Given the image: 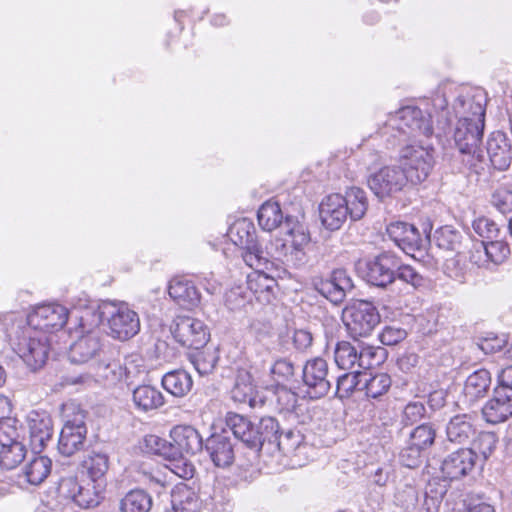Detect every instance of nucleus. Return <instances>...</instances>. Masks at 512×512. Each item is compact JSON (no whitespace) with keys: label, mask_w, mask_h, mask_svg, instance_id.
Returning a JSON list of instances; mask_svg holds the SVG:
<instances>
[{"label":"nucleus","mask_w":512,"mask_h":512,"mask_svg":"<svg viewBox=\"0 0 512 512\" xmlns=\"http://www.w3.org/2000/svg\"><path fill=\"white\" fill-rule=\"evenodd\" d=\"M250 300L249 290L241 286L233 287L225 294V305L232 311L243 308Z\"/></svg>","instance_id":"bf43d9fd"},{"label":"nucleus","mask_w":512,"mask_h":512,"mask_svg":"<svg viewBox=\"0 0 512 512\" xmlns=\"http://www.w3.org/2000/svg\"><path fill=\"white\" fill-rule=\"evenodd\" d=\"M466 240L462 233L452 226H443L434 233V242L445 251L460 254L464 247L463 241Z\"/></svg>","instance_id":"e433bc0d"},{"label":"nucleus","mask_w":512,"mask_h":512,"mask_svg":"<svg viewBox=\"0 0 512 512\" xmlns=\"http://www.w3.org/2000/svg\"><path fill=\"white\" fill-rule=\"evenodd\" d=\"M427 416L425 404L421 401H410L402 409L400 423L404 426H412L419 423Z\"/></svg>","instance_id":"6e6d98bb"},{"label":"nucleus","mask_w":512,"mask_h":512,"mask_svg":"<svg viewBox=\"0 0 512 512\" xmlns=\"http://www.w3.org/2000/svg\"><path fill=\"white\" fill-rule=\"evenodd\" d=\"M408 182L400 166H385L367 180L370 190L381 200L400 192Z\"/></svg>","instance_id":"9b49d317"},{"label":"nucleus","mask_w":512,"mask_h":512,"mask_svg":"<svg viewBox=\"0 0 512 512\" xmlns=\"http://www.w3.org/2000/svg\"><path fill=\"white\" fill-rule=\"evenodd\" d=\"M363 388L366 395L371 398H378L385 394L391 386V379L386 373L371 375L364 372Z\"/></svg>","instance_id":"a18cd8bd"},{"label":"nucleus","mask_w":512,"mask_h":512,"mask_svg":"<svg viewBox=\"0 0 512 512\" xmlns=\"http://www.w3.org/2000/svg\"><path fill=\"white\" fill-rule=\"evenodd\" d=\"M304 436L297 429H287L278 433L275 445L285 455L295 452L303 443Z\"/></svg>","instance_id":"8fccbe9b"},{"label":"nucleus","mask_w":512,"mask_h":512,"mask_svg":"<svg viewBox=\"0 0 512 512\" xmlns=\"http://www.w3.org/2000/svg\"><path fill=\"white\" fill-rule=\"evenodd\" d=\"M205 449L217 467L226 468L234 462V445L226 429L208 437L205 441Z\"/></svg>","instance_id":"4be33fe9"},{"label":"nucleus","mask_w":512,"mask_h":512,"mask_svg":"<svg viewBox=\"0 0 512 512\" xmlns=\"http://www.w3.org/2000/svg\"><path fill=\"white\" fill-rule=\"evenodd\" d=\"M407 337V331L401 327L386 326L379 334V340L382 344L393 346L403 341Z\"/></svg>","instance_id":"69168bd1"},{"label":"nucleus","mask_w":512,"mask_h":512,"mask_svg":"<svg viewBox=\"0 0 512 512\" xmlns=\"http://www.w3.org/2000/svg\"><path fill=\"white\" fill-rule=\"evenodd\" d=\"M435 150L430 145L407 144L400 150V167L411 184L424 182L435 165Z\"/></svg>","instance_id":"20e7f679"},{"label":"nucleus","mask_w":512,"mask_h":512,"mask_svg":"<svg viewBox=\"0 0 512 512\" xmlns=\"http://www.w3.org/2000/svg\"><path fill=\"white\" fill-rule=\"evenodd\" d=\"M285 227L291 238V251L286 253L287 261L293 262L295 266H302L306 263L305 247L310 243V235L302 224L294 222L291 217H286Z\"/></svg>","instance_id":"b1692460"},{"label":"nucleus","mask_w":512,"mask_h":512,"mask_svg":"<svg viewBox=\"0 0 512 512\" xmlns=\"http://www.w3.org/2000/svg\"><path fill=\"white\" fill-rule=\"evenodd\" d=\"M385 350L380 347L358 345V368L368 370L379 365L384 357Z\"/></svg>","instance_id":"5fc2aeb1"},{"label":"nucleus","mask_w":512,"mask_h":512,"mask_svg":"<svg viewBox=\"0 0 512 512\" xmlns=\"http://www.w3.org/2000/svg\"><path fill=\"white\" fill-rule=\"evenodd\" d=\"M171 502L175 512H197L200 508L197 494L186 485L173 490Z\"/></svg>","instance_id":"4c0bfd02"},{"label":"nucleus","mask_w":512,"mask_h":512,"mask_svg":"<svg viewBox=\"0 0 512 512\" xmlns=\"http://www.w3.org/2000/svg\"><path fill=\"white\" fill-rule=\"evenodd\" d=\"M104 355V345L102 343L100 332L97 330H88L86 334L81 335L71 346L69 350V359L75 364L96 363Z\"/></svg>","instance_id":"4468645a"},{"label":"nucleus","mask_w":512,"mask_h":512,"mask_svg":"<svg viewBox=\"0 0 512 512\" xmlns=\"http://www.w3.org/2000/svg\"><path fill=\"white\" fill-rule=\"evenodd\" d=\"M86 436L87 430L62 428L58 441L59 452L67 457L74 455L76 452L83 449Z\"/></svg>","instance_id":"c9c22d12"},{"label":"nucleus","mask_w":512,"mask_h":512,"mask_svg":"<svg viewBox=\"0 0 512 512\" xmlns=\"http://www.w3.org/2000/svg\"><path fill=\"white\" fill-rule=\"evenodd\" d=\"M49 339L42 332L24 330L14 344V351L31 371L41 369L49 355Z\"/></svg>","instance_id":"39448f33"},{"label":"nucleus","mask_w":512,"mask_h":512,"mask_svg":"<svg viewBox=\"0 0 512 512\" xmlns=\"http://www.w3.org/2000/svg\"><path fill=\"white\" fill-rule=\"evenodd\" d=\"M218 361V356L215 351L199 349L191 355V362L194 368L200 375H207L213 371Z\"/></svg>","instance_id":"864d4df0"},{"label":"nucleus","mask_w":512,"mask_h":512,"mask_svg":"<svg viewBox=\"0 0 512 512\" xmlns=\"http://www.w3.org/2000/svg\"><path fill=\"white\" fill-rule=\"evenodd\" d=\"M491 385V375L486 369H479L470 374L463 388L464 401L474 405L478 400L484 398Z\"/></svg>","instance_id":"c85d7f7f"},{"label":"nucleus","mask_w":512,"mask_h":512,"mask_svg":"<svg viewBox=\"0 0 512 512\" xmlns=\"http://www.w3.org/2000/svg\"><path fill=\"white\" fill-rule=\"evenodd\" d=\"M231 237L241 250L244 262L251 268H259L268 263L266 253L256 240L251 223L240 221L231 228Z\"/></svg>","instance_id":"6e6552de"},{"label":"nucleus","mask_w":512,"mask_h":512,"mask_svg":"<svg viewBox=\"0 0 512 512\" xmlns=\"http://www.w3.org/2000/svg\"><path fill=\"white\" fill-rule=\"evenodd\" d=\"M422 450L409 442L408 446L402 449L399 458L402 465L408 468H416L422 462Z\"/></svg>","instance_id":"0e129e2a"},{"label":"nucleus","mask_w":512,"mask_h":512,"mask_svg":"<svg viewBox=\"0 0 512 512\" xmlns=\"http://www.w3.org/2000/svg\"><path fill=\"white\" fill-rule=\"evenodd\" d=\"M52 461L46 456H37L24 468L26 481L31 485L41 484L50 474Z\"/></svg>","instance_id":"ea45409f"},{"label":"nucleus","mask_w":512,"mask_h":512,"mask_svg":"<svg viewBox=\"0 0 512 512\" xmlns=\"http://www.w3.org/2000/svg\"><path fill=\"white\" fill-rule=\"evenodd\" d=\"M91 316L94 325L106 321L109 335L120 341L129 340L140 331L138 314L123 303H104L99 311L91 313Z\"/></svg>","instance_id":"7ed1b4c3"},{"label":"nucleus","mask_w":512,"mask_h":512,"mask_svg":"<svg viewBox=\"0 0 512 512\" xmlns=\"http://www.w3.org/2000/svg\"><path fill=\"white\" fill-rule=\"evenodd\" d=\"M491 204L503 214L512 212V191L506 188L496 189L491 196Z\"/></svg>","instance_id":"e2e57ef3"},{"label":"nucleus","mask_w":512,"mask_h":512,"mask_svg":"<svg viewBox=\"0 0 512 512\" xmlns=\"http://www.w3.org/2000/svg\"><path fill=\"white\" fill-rule=\"evenodd\" d=\"M192 378L185 370H174L162 378L163 388L176 397L185 396L192 388Z\"/></svg>","instance_id":"f704fd0d"},{"label":"nucleus","mask_w":512,"mask_h":512,"mask_svg":"<svg viewBox=\"0 0 512 512\" xmlns=\"http://www.w3.org/2000/svg\"><path fill=\"white\" fill-rule=\"evenodd\" d=\"M258 223L265 231H273L283 221V214L277 202L267 201L261 205L257 214Z\"/></svg>","instance_id":"37998d69"},{"label":"nucleus","mask_w":512,"mask_h":512,"mask_svg":"<svg viewBox=\"0 0 512 512\" xmlns=\"http://www.w3.org/2000/svg\"><path fill=\"white\" fill-rule=\"evenodd\" d=\"M91 368L93 370L92 376H80L73 383L92 381V378H95V380L104 381L109 384H115L121 381L124 377H127L126 368L122 367L120 362H106L104 357H102L96 363H93Z\"/></svg>","instance_id":"cd10ccee"},{"label":"nucleus","mask_w":512,"mask_h":512,"mask_svg":"<svg viewBox=\"0 0 512 512\" xmlns=\"http://www.w3.org/2000/svg\"><path fill=\"white\" fill-rule=\"evenodd\" d=\"M151 496L142 489L128 492L120 501L121 512H149L152 508Z\"/></svg>","instance_id":"58836bf2"},{"label":"nucleus","mask_w":512,"mask_h":512,"mask_svg":"<svg viewBox=\"0 0 512 512\" xmlns=\"http://www.w3.org/2000/svg\"><path fill=\"white\" fill-rule=\"evenodd\" d=\"M254 269L256 271L248 275L247 290H249L250 295H255L257 299L269 302L273 289L276 286V281L266 273L259 271L260 267Z\"/></svg>","instance_id":"473e14b6"},{"label":"nucleus","mask_w":512,"mask_h":512,"mask_svg":"<svg viewBox=\"0 0 512 512\" xmlns=\"http://www.w3.org/2000/svg\"><path fill=\"white\" fill-rule=\"evenodd\" d=\"M27 425L30 435L32 450L40 453L53 435V421L48 412L44 410H32L27 415Z\"/></svg>","instance_id":"f3484780"},{"label":"nucleus","mask_w":512,"mask_h":512,"mask_svg":"<svg viewBox=\"0 0 512 512\" xmlns=\"http://www.w3.org/2000/svg\"><path fill=\"white\" fill-rule=\"evenodd\" d=\"M476 456L467 448L448 454L442 461L440 471L444 480H459L475 468Z\"/></svg>","instance_id":"a211bd4d"},{"label":"nucleus","mask_w":512,"mask_h":512,"mask_svg":"<svg viewBox=\"0 0 512 512\" xmlns=\"http://www.w3.org/2000/svg\"><path fill=\"white\" fill-rule=\"evenodd\" d=\"M388 129L396 130L399 134L408 137L417 135L429 137L433 133L430 115H424L421 109L413 106L403 107L390 115L383 133H388Z\"/></svg>","instance_id":"423d86ee"},{"label":"nucleus","mask_w":512,"mask_h":512,"mask_svg":"<svg viewBox=\"0 0 512 512\" xmlns=\"http://www.w3.org/2000/svg\"><path fill=\"white\" fill-rule=\"evenodd\" d=\"M231 398L236 403H248L250 407H254L256 403L255 385L248 371L241 370L238 372L235 384L231 390Z\"/></svg>","instance_id":"2f4dec72"},{"label":"nucleus","mask_w":512,"mask_h":512,"mask_svg":"<svg viewBox=\"0 0 512 512\" xmlns=\"http://www.w3.org/2000/svg\"><path fill=\"white\" fill-rule=\"evenodd\" d=\"M363 377H365L364 372L359 370H354L339 376L336 382V395L339 398L350 396L354 390L359 389L360 384H363Z\"/></svg>","instance_id":"09e8293b"},{"label":"nucleus","mask_w":512,"mask_h":512,"mask_svg":"<svg viewBox=\"0 0 512 512\" xmlns=\"http://www.w3.org/2000/svg\"><path fill=\"white\" fill-rule=\"evenodd\" d=\"M82 468L93 482L101 480L109 469V458L105 453L92 451L82 461Z\"/></svg>","instance_id":"79ce46f5"},{"label":"nucleus","mask_w":512,"mask_h":512,"mask_svg":"<svg viewBox=\"0 0 512 512\" xmlns=\"http://www.w3.org/2000/svg\"><path fill=\"white\" fill-rule=\"evenodd\" d=\"M368 201L364 190L351 187L345 195L333 193L326 196L319 206L322 224L326 229L335 231L342 227L348 216L351 220H360L366 213Z\"/></svg>","instance_id":"f257e3e1"},{"label":"nucleus","mask_w":512,"mask_h":512,"mask_svg":"<svg viewBox=\"0 0 512 512\" xmlns=\"http://www.w3.org/2000/svg\"><path fill=\"white\" fill-rule=\"evenodd\" d=\"M353 288V281L344 269H335L329 279L317 285L318 292L335 305L342 303Z\"/></svg>","instance_id":"412c9836"},{"label":"nucleus","mask_w":512,"mask_h":512,"mask_svg":"<svg viewBox=\"0 0 512 512\" xmlns=\"http://www.w3.org/2000/svg\"><path fill=\"white\" fill-rule=\"evenodd\" d=\"M474 249L471 260L478 266H484L488 262L501 264L510 255L508 244L494 239L488 242L480 241L474 245Z\"/></svg>","instance_id":"bb28decb"},{"label":"nucleus","mask_w":512,"mask_h":512,"mask_svg":"<svg viewBox=\"0 0 512 512\" xmlns=\"http://www.w3.org/2000/svg\"><path fill=\"white\" fill-rule=\"evenodd\" d=\"M225 424L236 439L250 448H260L264 443L274 444L280 432L278 421L271 416L262 417L254 423L243 415L228 412Z\"/></svg>","instance_id":"f03ea898"},{"label":"nucleus","mask_w":512,"mask_h":512,"mask_svg":"<svg viewBox=\"0 0 512 512\" xmlns=\"http://www.w3.org/2000/svg\"><path fill=\"white\" fill-rule=\"evenodd\" d=\"M173 459L178 456L195 455L203 448L199 432L189 425L175 426L170 432Z\"/></svg>","instance_id":"6ab92c4d"},{"label":"nucleus","mask_w":512,"mask_h":512,"mask_svg":"<svg viewBox=\"0 0 512 512\" xmlns=\"http://www.w3.org/2000/svg\"><path fill=\"white\" fill-rule=\"evenodd\" d=\"M435 438L434 426L430 423H423L412 430L409 442L425 451L434 444Z\"/></svg>","instance_id":"3c124183"},{"label":"nucleus","mask_w":512,"mask_h":512,"mask_svg":"<svg viewBox=\"0 0 512 512\" xmlns=\"http://www.w3.org/2000/svg\"><path fill=\"white\" fill-rule=\"evenodd\" d=\"M483 131L484 121L459 119L453 133L456 147L463 154L479 157Z\"/></svg>","instance_id":"2eb2a0df"},{"label":"nucleus","mask_w":512,"mask_h":512,"mask_svg":"<svg viewBox=\"0 0 512 512\" xmlns=\"http://www.w3.org/2000/svg\"><path fill=\"white\" fill-rule=\"evenodd\" d=\"M168 293L174 301L185 308L197 305L200 300L197 288L185 279H173L169 284Z\"/></svg>","instance_id":"7c9ffc66"},{"label":"nucleus","mask_w":512,"mask_h":512,"mask_svg":"<svg viewBox=\"0 0 512 512\" xmlns=\"http://www.w3.org/2000/svg\"><path fill=\"white\" fill-rule=\"evenodd\" d=\"M506 342L503 336L489 334L479 340L478 346L485 354H493L502 350Z\"/></svg>","instance_id":"774afa93"},{"label":"nucleus","mask_w":512,"mask_h":512,"mask_svg":"<svg viewBox=\"0 0 512 512\" xmlns=\"http://www.w3.org/2000/svg\"><path fill=\"white\" fill-rule=\"evenodd\" d=\"M399 268V259L390 252H384L373 259L364 262L362 271L363 278L371 285L386 287L394 282L396 269Z\"/></svg>","instance_id":"1a4fd4ad"},{"label":"nucleus","mask_w":512,"mask_h":512,"mask_svg":"<svg viewBox=\"0 0 512 512\" xmlns=\"http://www.w3.org/2000/svg\"><path fill=\"white\" fill-rule=\"evenodd\" d=\"M396 276L402 281L411 284L414 288H418L423 285V277L411 266L401 265L396 269Z\"/></svg>","instance_id":"338daca9"},{"label":"nucleus","mask_w":512,"mask_h":512,"mask_svg":"<svg viewBox=\"0 0 512 512\" xmlns=\"http://www.w3.org/2000/svg\"><path fill=\"white\" fill-rule=\"evenodd\" d=\"M20 433L10 418L0 420V447L4 448L9 445H14V442H21L19 440Z\"/></svg>","instance_id":"052dcab7"},{"label":"nucleus","mask_w":512,"mask_h":512,"mask_svg":"<svg viewBox=\"0 0 512 512\" xmlns=\"http://www.w3.org/2000/svg\"><path fill=\"white\" fill-rule=\"evenodd\" d=\"M485 96L481 91L460 94L454 101L453 110L456 117L467 120H481L485 118Z\"/></svg>","instance_id":"393cba45"},{"label":"nucleus","mask_w":512,"mask_h":512,"mask_svg":"<svg viewBox=\"0 0 512 512\" xmlns=\"http://www.w3.org/2000/svg\"><path fill=\"white\" fill-rule=\"evenodd\" d=\"M25 455L26 449L22 442L0 448V466L7 470L14 469L24 460Z\"/></svg>","instance_id":"de8ad7c7"},{"label":"nucleus","mask_w":512,"mask_h":512,"mask_svg":"<svg viewBox=\"0 0 512 512\" xmlns=\"http://www.w3.org/2000/svg\"><path fill=\"white\" fill-rule=\"evenodd\" d=\"M68 319V310L60 304H42L28 315V324L32 330L45 334L62 328Z\"/></svg>","instance_id":"ddd939ff"},{"label":"nucleus","mask_w":512,"mask_h":512,"mask_svg":"<svg viewBox=\"0 0 512 512\" xmlns=\"http://www.w3.org/2000/svg\"><path fill=\"white\" fill-rule=\"evenodd\" d=\"M144 444L148 452L163 456L167 459H173V447L171 442L157 435H148L144 438Z\"/></svg>","instance_id":"13d9d810"},{"label":"nucleus","mask_w":512,"mask_h":512,"mask_svg":"<svg viewBox=\"0 0 512 512\" xmlns=\"http://www.w3.org/2000/svg\"><path fill=\"white\" fill-rule=\"evenodd\" d=\"M274 380L278 383L290 381L295 375L294 363L288 358H279L275 360L270 368Z\"/></svg>","instance_id":"4d7b16f0"},{"label":"nucleus","mask_w":512,"mask_h":512,"mask_svg":"<svg viewBox=\"0 0 512 512\" xmlns=\"http://www.w3.org/2000/svg\"><path fill=\"white\" fill-rule=\"evenodd\" d=\"M347 330L354 339L367 337L380 323V314L377 308L368 301H357L344 311Z\"/></svg>","instance_id":"0eeeda50"},{"label":"nucleus","mask_w":512,"mask_h":512,"mask_svg":"<svg viewBox=\"0 0 512 512\" xmlns=\"http://www.w3.org/2000/svg\"><path fill=\"white\" fill-rule=\"evenodd\" d=\"M389 238L406 254H412L423 247L425 239L419 230L407 222H392L387 226Z\"/></svg>","instance_id":"aec40b11"},{"label":"nucleus","mask_w":512,"mask_h":512,"mask_svg":"<svg viewBox=\"0 0 512 512\" xmlns=\"http://www.w3.org/2000/svg\"><path fill=\"white\" fill-rule=\"evenodd\" d=\"M497 443L498 437L495 433L483 431L477 435L467 450L472 451L476 459L481 456L483 460H487L496 449Z\"/></svg>","instance_id":"49530a36"},{"label":"nucleus","mask_w":512,"mask_h":512,"mask_svg":"<svg viewBox=\"0 0 512 512\" xmlns=\"http://www.w3.org/2000/svg\"><path fill=\"white\" fill-rule=\"evenodd\" d=\"M419 491L412 485L398 488L395 494V504L406 512H418Z\"/></svg>","instance_id":"603ef678"},{"label":"nucleus","mask_w":512,"mask_h":512,"mask_svg":"<svg viewBox=\"0 0 512 512\" xmlns=\"http://www.w3.org/2000/svg\"><path fill=\"white\" fill-rule=\"evenodd\" d=\"M60 490L71 498L79 507L88 509L100 503V493L94 484L81 485L76 478L68 477L61 481Z\"/></svg>","instance_id":"5701e85b"},{"label":"nucleus","mask_w":512,"mask_h":512,"mask_svg":"<svg viewBox=\"0 0 512 512\" xmlns=\"http://www.w3.org/2000/svg\"><path fill=\"white\" fill-rule=\"evenodd\" d=\"M476 429L469 414H457L446 425L447 439L455 444H466L475 435Z\"/></svg>","instance_id":"c756f323"},{"label":"nucleus","mask_w":512,"mask_h":512,"mask_svg":"<svg viewBox=\"0 0 512 512\" xmlns=\"http://www.w3.org/2000/svg\"><path fill=\"white\" fill-rule=\"evenodd\" d=\"M133 403L135 407L143 412L159 408L164 403L162 393L150 385H141L133 391Z\"/></svg>","instance_id":"72a5a7b5"},{"label":"nucleus","mask_w":512,"mask_h":512,"mask_svg":"<svg viewBox=\"0 0 512 512\" xmlns=\"http://www.w3.org/2000/svg\"><path fill=\"white\" fill-rule=\"evenodd\" d=\"M487 154L492 166L499 170H507L512 163V146L510 140L502 132H494L487 141Z\"/></svg>","instance_id":"a878e982"},{"label":"nucleus","mask_w":512,"mask_h":512,"mask_svg":"<svg viewBox=\"0 0 512 512\" xmlns=\"http://www.w3.org/2000/svg\"><path fill=\"white\" fill-rule=\"evenodd\" d=\"M61 416L64 423L62 428L87 430V412L78 403L74 401L64 403L61 408Z\"/></svg>","instance_id":"a19ab883"},{"label":"nucleus","mask_w":512,"mask_h":512,"mask_svg":"<svg viewBox=\"0 0 512 512\" xmlns=\"http://www.w3.org/2000/svg\"><path fill=\"white\" fill-rule=\"evenodd\" d=\"M334 358L340 369H354L358 367V346H354L348 341L338 342L334 350Z\"/></svg>","instance_id":"c03bdc74"},{"label":"nucleus","mask_w":512,"mask_h":512,"mask_svg":"<svg viewBox=\"0 0 512 512\" xmlns=\"http://www.w3.org/2000/svg\"><path fill=\"white\" fill-rule=\"evenodd\" d=\"M302 378L311 398L318 399L326 396L332 386L328 363L321 357L306 361L302 370Z\"/></svg>","instance_id":"9d476101"},{"label":"nucleus","mask_w":512,"mask_h":512,"mask_svg":"<svg viewBox=\"0 0 512 512\" xmlns=\"http://www.w3.org/2000/svg\"><path fill=\"white\" fill-rule=\"evenodd\" d=\"M472 227L475 233L484 239H496L499 235V228L497 224L486 217H480L474 220Z\"/></svg>","instance_id":"680f3d73"},{"label":"nucleus","mask_w":512,"mask_h":512,"mask_svg":"<svg viewBox=\"0 0 512 512\" xmlns=\"http://www.w3.org/2000/svg\"><path fill=\"white\" fill-rule=\"evenodd\" d=\"M483 419L489 424H499L512 417V389L495 387L493 396L481 409Z\"/></svg>","instance_id":"dca6fc26"},{"label":"nucleus","mask_w":512,"mask_h":512,"mask_svg":"<svg viewBox=\"0 0 512 512\" xmlns=\"http://www.w3.org/2000/svg\"><path fill=\"white\" fill-rule=\"evenodd\" d=\"M172 334L182 346L195 350L203 347L209 338L206 325L201 320L189 316L176 318Z\"/></svg>","instance_id":"f8f14e48"}]
</instances>
